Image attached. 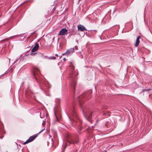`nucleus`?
I'll return each instance as SVG.
<instances>
[{
  "label": "nucleus",
  "mask_w": 152,
  "mask_h": 152,
  "mask_svg": "<svg viewBox=\"0 0 152 152\" xmlns=\"http://www.w3.org/2000/svg\"><path fill=\"white\" fill-rule=\"evenodd\" d=\"M110 125L111 124L109 122H107L105 124V126L108 127H109Z\"/></svg>",
  "instance_id": "ddd939ff"
},
{
  "label": "nucleus",
  "mask_w": 152,
  "mask_h": 152,
  "mask_svg": "<svg viewBox=\"0 0 152 152\" xmlns=\"http://www.w3.org/2000/svg\"><path fill=\"white\" fill-rule=\"evenodd\" d=\"M45 121H43V122L42 123V125L43 126V127H44L45 126Z\"/></svg>",
  "instance_id": "a211bd4d"
},
{
  "label": "nucleus",
  "mask_w": 152,
  "mask_h": 152,
  "mask_svg": "<svg viewBox=\"0 0 152 152\" xmlns=\"http://www.w3.org/2000/svg\"><path fill=\"white\" fill-rule=\"evenodd\" d=\"M18 61V60L17 59H16L14 62L13 63V64H15L17 61Z\"/></svg>",
  "instance_id": "412c9836"
},
{
  "label": "nucleus",
  "mask_w": 152,
  "mask_h": 152,
  "mask_svg": "<svg viewBox=\"0 0 152 152\" xmlns=\"http://www.w3.org/2000/svg\"><path fill=\"white\" fill-rule=\"evenodd\" d=\"M104 115H107L108 116H110V113L109 112L106 113H104Z\"/></svg>",
  "instance_id": "4468645a"
},
{
  "label": "nucleus",
  "mask_w": 152,
  "mask_h": 152,
  "mask_svg": "<svg viewBox=\"0 0 152 152\" xmlns=\"http://www.w3.org/2000/svg\"><path fill=\"white\" fill-rule=\"evenodd\" d=\"M76 42H77V43H78V41H77V40L76 41Z\"/></svg>",
  "instance_id": "bb28decb"
},
{
  "label": "nucleus",
  "mask_w": 152,
  "mask_h": 152,
  "mask_svg": "<svg viewBox=\"0 0 152 152\" xmlns=\"http://www.w3.org/2000/svg\"><path fill=\"white\" fill-rule=\"evenodd\" d=\"M78 132H80V131H78Z\"/></svg>",
  "instance_id": "7c9ffc66"
},
{
  "label": "nucleus",
  "mask_w": 152,
  "mask_h": 152,
  "mask_svg": "<svg viewBox=\"0 0 152 152\" xmlns=\"http://www.w3.org/2000/svg\"><path fill=\"white\" fill-rule=\"evenodd\" d=\"M92 113L91 112H86L85 113H83L84 115V116L89 121H90V119L92 117Z\"/></svg>",
  "instance_id": "20e7f679"
},
{
  "label": "nucleus",
  "mask_w": 152,
  "mask_h": 152,
  "mask_svg": "<svg viewBox=\"0 0 152 152\" xmlns=\"http://www.w3.org/2000/svg\"><path fill=\"white\" fill-rule=\"evenodd\" d=\"M45 128V127H44V129H43L42 130H41L40 131V132H42L44 130V129Z\"/></svg>",
  "instance_id": "aec40b11"
},
{
  "label": "nucleus",
  "mask_w": 152,
  "mask_h": 152,
  "mask_svg": "<svg viewBox=\"0 0 152 152\" xmlns=\"http://www.w3.org/2000/svg\"><path fill=\"white\" fill-rule=\"evenodd\" d=\"M68 142L66 143V145L69 144H75L77 143L78 140L77 138H75L74 137H71L68 138Z\"/></svg>",
  "instance_id": "7ed1b4c3"
},
{
  "label": "nucleus",
  "mask_w": 152,
  "mask_h": 152,
  "mask_svg": "<svg viewBox=\"0 0 152 152\" xmlns=\"http://www.w3.org/2000/svg\"><path fill=\"white\" fill-rule=\"evenodd\" d=\"M35 44V46L31 50V51L33 52H34L36 51L38 49L39 47V44L37 43H36Z\"/></svg>",
  "instance_id": "1a4fd4ad"
},
{
  "label": "nucleus",
  "mask_w": 152,
  "mask_h": 152,
  "mask_svg": "<svg viewBox=\"0 0 152 152\" xmlns=\"http://www.w3.org/2000/svg\"><path fill=\"white\" fill-rule=\"evenodd\" d=\"M51 141H52H52H53V140H52V139H51Z\"/></svg>",
  "instance_id": "c756f323"
},
{
  "label": "nucleus",
  "mask_w": 152,
  "mask_h": 152,
  "mask_svg": "<svg viewBox=\"0 0 152 152\" xmlns=\"http://www.w3.org/2000/svg\"><path fill=\"white\" fill-rule=\"evenodd\" d=\"M151 90V89H147V90H144L143 91H150Z\"/></svg>",
  "instance_id": "6ab92c4d"
},
{
  "label": "nucleus",
  "mask_w": 152,
  "mask_h": 152,
  "mask_svg": "<svg viewBox=\"0 0 152 152\" xmlns=\"http://www.w3.org/2000/svg\"><path fill=\"white\" fill-rule=\"evenodd\" d=\"M106 108L105 107H104V106H102V108H101V110L103 111L104 110L106 109Z\"/></svg>",
  "instance_id": "dca6fc26"
},
{
  "label": "nucleus",
  "mask_w": 152,
  "mask_h": 152,
  "mask_svg": "<svg viewBox=\"0 0 152 152\" xmlns=\"http://www.w3.org/2000/svg\"><path fill=\"white\" fill-rule=\"evenodd\" d=\"M77 28L78 30L81 31H83L84 30H87V29L84 26L80 24L78 25Z\"/></svg>",
  "instance_id": "0eeeda50"
},
{
  "label": "nucleus",
  "mask_w": 152,
  "mask_h": 152,
  "mask_svg": "<svg viewBox=\"0 0 152 152\" xmlns=\"http://www.w3.org/2000/svg\"><path fill=\"white\" fill-rule=\"evenodd\" d=\"M60 100H61V99H56V101L57 102L59 103H60Z\"/></svg>",
  "instance_id": "f3484780"
},
{
  "label": "nucleus",
  "mask_w": 152,
  "mask_h": 152,
  "mask_svg": "<svg viewBox=\"0 0 152 152\" xmlns=\"http://www.w3.org/2000/svg\"><path fill=\"white\" fill-rule=\"evenodd\" d=\"M67 32V30L65 28H63L59 32L60 35L65 34Z\"/></svg>",
  "instance_id": "6e6552de"
},
{
  "label": "nucleus",
  "mask_w": 152,
  "mask_h": 152,
  "mask_svg": "<svg viewBox=\"0 0 152 152\" xmlns=\"http://www.w3.org/2000/svg\"><path fill=\"white\" fill-rule=\"evenodd\" d=\"M74 48L76 49H77V46H75V47Z\"/></svg>",
  "instance_id": "4be33fe9"
},
{
  "label": "nucleus",
  "mask_w": 152,
  "mask_h": 152,
  "mask_svg": "<svg viewBox=\"0 0 152 152\" xmlns=\"http://www.w3.org/2000/svg\"><path fill=\"white\" fill-rule=\"evenodd\" d=\"M55 55L57 56H58V55L57 54H56Z\"/></svg>",
  "instance_id": "cd10ccee"
},
{
  "label": "nucleus",
  "mask_w": 152,
  "mask_h": 152,
  "mask_svg": "<svg viewBox=\"0 0 152 152\" xmlns=\"http://www.w3.org/2000/svg\"><path fill=\"white\" fill-rule=\"evenodd\" d=\"M51 137V136L50 135H49V138L50 139V137Z\"/></svg>",
  "instance_id": "393cba45"
},
{
  "label": "nucleus",
  "mask_w": 152,
  "mask_h": 152,
  "mask_svg": "<svg viewBox=\"0 0 152 152\" xmlns=\"http://www.w3.org/2000/svg\"><path fill=\"white\" fill-rule=\"evenodd\" d=\"M49 58L50 59L55 60L56 59V58L54 56L50 57Z\"/></svg>",
  "instance_id": "2eb2a0df"
},
{
  "label": "nucleus",
  "mask_w": 152,
  "mask_h": 152,
  "mask_svg": "<svg viewBox=\"0 0 152 152\" xmlns=\"http://www.w3.org/2000/svg\"><path fill=\"white\" fill-rule=\"evenodd\" d=\"M40 117L41 118H42V117L41 116V113H40Z\"/></svg>",
  "instance_id": "b1692460"
},
{
  "label": "nucleus",
  "mask_w": 152,
  "mask_h": 152,
  "mask_svg": "<svg viewBox=\"0 0 152 152\" xmlns=\"http://www.w3.org/2000/svg\"><path fill=\"white\" fill-rule=\"evenodd\" d=\"M36 136H31L26 142L24 143V145H26L28 143L33 141L36 138Z\"/></svg>",
  "instance_id": "423d86ee"
},
{
  "label": "nucleus",
  "mask_w": 152,
  "mask_h": 152,
  "mask_svg": "<svg viewBox=\"0 0 152 152\" xmlns=\"http://www.w3.org/2000/svg\"><path fill=\"white\" fill-rule=\"evenodd\" d=\"M84 94L81 95L80 96H79L78 98H77V100L79 102V104H80V105H81V102L83 101V99H82V98L83 96H84Z\"/></svg>",
  "instance_id": "9b49d317"
},
{
  "label": "nucleus",
  "mask_w": 152,
  "mask_h": 152,
  "mask_svg": "<svg viewBox=\"0 0 152 152\" xmlns=\"http://www.w3.org/2000/svg\"><path fill=\"white\" fill-rule=\"evenodd\" d=\"M74 48H70L69 49L67 50L66 51L65 53L62 54L63 55H66V56H68L69 54H72L73 52L75 51Z\"/></svg>",
  "instance_id": "39448f33"
},
{
  "label": "nucleus",
  "mask_w": 152,
  "mask_h": 152,
  "mask_svg": "<svg viewBox=\"0 0 152 152\" xmlns=\"http://www.w3.org/2000/svg\"><path fill=\"white\" fill-rule=\"evenodd\" d=\"M63 60H66V58H63Z\"/></svg>",
  "instance_id": "a878e982"
},
{
  "label": "nucleus",
  "mask_w": 152,
  "mask_h": 152,
  "mask_svg": "<svg viewBox=\"0 0 152 152\" xmlns=\"http://www.w3.org/2000/svg\"><path fill=\"white\" fill-rule=\"evenodd\" d=\"M33 73L34 76L37 75V74H38L39 73H40L39 70L37 68H34L33 69Z\"/></svg>",
  "instance_id": "9d476101"
},
{
  "label": "nucleus",
  "mask_w": 152,
  "mask_h": 152,
  "mask_svg": "<svg viewBox=\"0 0 152 152\" xmlns=\"http://www.w3.org/2000/svg\"><path fill=\"white\" fill-rule=\"evenodd\" d=\"M54 113H55V115L56 117L57 118V117H56V112H55V111L54 112Z\"/></svg>",
  "instance_id": "5701e85b"
},
{
  "label": "nucleus",
  "mask_w": 152,
  "mask_h": 152,
  "mask_svg": "<svg viewBox=\"0 0 152 152\" xmlns=\"http://www.w3.org/2000/svg\"><path fill=\"white\" fill-rule=\"evenodd\" d=\"M140 38V36H138L136 39V42L135 46L137 47L139 45L140 43L139 39Z\"/></svg>",
  "instance_id": "f8f14e48"
},
{
  "label": "nucleus",
  "mask_w": 152,
  "mask_h": 152,
  "mask_svg": "<svg viewBox=\"0 0 152 152\" xmlns=\"http://www.w3.org/2000/svg\"><path fill=\"white\" fill-rule=\"evenodd\" d=\"M4 75V74L2 75L1 76H0V77H1V76H3V75Z\"/></svg>",
  "instance_id": "c85d7f7f"
},
{
  "label": "nucleus",
  "mask_w": 152,
  "mask_h": 152,
  "mask_svg": "<svg viewBox=\"0 0 152 152\" xmlns=\"http://www.w3.org/2000/svg\"><path fill=\"white\" fill-rule=\"evenodd\" d=\"M72 116L73 117V119L75 121L77 122V125H78V129L80 130L81 128L80 124L82 123V121L80 119L75 112L74 110L72 111Z\"/></svg>",
  "instance_id": "f03ea898"
},
{
  "label": "nucleus",
  "mask_w": 152,
  "mask_h": 152,
  "mask_svg": "<svg viewBox=\"0 0 152 152\" xmlns=\"http://www.w3.org/2000/svg\"><path fill=\"white\" fill-rule=\"evenodd\" d=\"M72 71L70 75V76L72 79L71 85V87L74 90H75V87L76 85V80L73 79H74L76 78V75L78 74V72H76V73L75 71L74 70V67L73 66H72Z\"/></svg>",
  "instance_id": "f257e3e1"
}]
</instances>
